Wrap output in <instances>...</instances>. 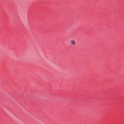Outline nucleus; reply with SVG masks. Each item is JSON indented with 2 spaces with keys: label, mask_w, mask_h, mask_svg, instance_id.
I'll list each match as a JSON object with an SVG mask.
<instances>
[{
  "label": "nucleus",
  "mask_w": 124,
  "mask_h": 124,
  "mask_svg": "<svg viewBox=\"0 0 124 124\" xmlns=\"http://www.w3.org/2000/svg\"><path fill=\"white\" fill-rule=\"evenodd\" d=\"M71 43L73 44L74 45L75 44V41L74 40H71L70 41Z\"/></svg>",
  "instance_id": "f257e3e1"
}]
</instances>
